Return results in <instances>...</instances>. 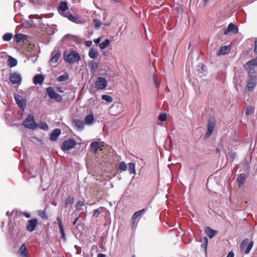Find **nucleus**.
<instances>
[{"mask_svg": "<svg viewBox=\"0 0 257 257\" xmlns=\"http://www.w3.org/2000/svg\"><path fill=\"white\" fill-rule=\"evenodd\" d=\"M248 74L249 75V77H251V75H256L255 74V70L253 67H250L248 70Z\"/></svg>", "mask_w": 257, "mask_h": 257, "instance_id": "49", "label": "nucleus"}, {"mask_svg": "<svg viewBox=\"0 0 257 257\" xmlns=\"http://www.w3.org/2000/svg\"><path fill=\"white\" fill-rule=\"evenodd\" d=\"M38 223V220L36 218L29 220L27 223L26 230L29 232H33L35 230Z\"/></svg>", "mask_w": 257, "mask_h": 257, "instance_id": "11", "label": "nucleus"}, {"mask_svg": "<svg viewBox=\"0 0 257 257\" xmlns=\"http://www.w3.org/2000/svg\"><path fill=\"white\" fill-rule=\"evenodd\" d=\"M39 127L43 130L47 131L49 129V127L47 124L44 122H41L39 124Z\"/></svg>", "mask_w": 257, "mask_h": 257, "instance_id": "41", "label": "nucleus"}, {"mask_svg": "<svg viewBox=\"0 0 257 257\" xmlns=\"http://www.w3.org/2000/svg\"><path fill=\"white\" fill-rule=\"evenodd\" d=\"M246 65L248 66V67H251L257 65V58L248 61L246 63Z\"/></svg>", "mask_w": 257, "mask_h": 257, "instance_id": "36", "label": "nucleus"}, {"mask_svg": "<svg viewBox=\"0 0 257 257\" xmlns=\"http://www.w3.org/2000/svg\"><path fill=\"white\" fill-rule=\"evenodd\" d=\"M229 51L228 48L227 46H223L221 47L219 50V54H226Z\"/></svg>", "mask_w": 257, "mask_h": 257, "instance_id": "37", "label": "nucleus"}, {"mask_svg": "<svg viewBox=\"0 0 257 257\" xmlns=\"http://www.w3.org/2000/svg\"><path fill=\"white\" fill-rule=\"evenodd\" d=\"M238 29L236 25L231 23L224 30V34L226 35H230L232 34H236L238 33Z\"/></svg>", "mask_w": 257, "mask_h": 257, "instance_id": "9", "label": "nucleus"}, {"mask_svg": "<svg viewBox=\"0 0 257 257\" xmlns=\"http://www.w3.org/2000/svg\"><path fill=\"white\" fill-rule=\"evenodd\" d=\"M12 37L13 34L12 33H7L3 36V39L5 41H9L12 38Z\"/></svg>", "mask_w": 257, "mask_h": 257, "instance_id": "39", "label": "nucleus"}, {"mask_svg": "<svg viewBox=\"0 0 257 257\" xmlns=\"http://www.w3.org/2000/svg\"><path fill=\"white\" fill-rule=\"evenodd\" d=\"M216 151H217V152L218 153V152H220V150H219V149L218 148H216Z\"/></svg>", "mask_w": 257, "mask_h": 257, "instance_id": "62", "label": "nucleus"}, {"mask_svg": "<svg viewBox=\"0 0 257 257\" xmlns=\"http://www.w3.org/2000/svg\"><path fill=\"white\" fill-rule=\"evenodd\" d=\"M44 78L41 74L35 75L33 78V82L35 84H41L43 83Z\"/></svg>", "mask_w": 257, "mask_h": 257, "instance_id": "20", "label": "nucleus"}, {"mask_svg": "<svg viewBox=\"0 0 257 257\" xmlns=\"http://www.w3.org/2000/svg\"><path fill=\"white\" fill-rule=\"evenodd\" d=\"M23 214L27 218H30L31 217V214L30 213L25 212L23 213Z\"/></svg>", "mask_w": 257, "mask_h": 257, "instance_id": "55", "label": "nucleus"}, {"mask_svg": "<svg viewBox=\"0 0 257 257\" xmlns=\"http://www.w3.org/2000/svg\"><path fill=\"white\" fill-rule=\"evenodd\" d=\"M17 64V60L12 57H10L9 60H8V65L11 67H13L16 66Z\"/></svg>", "mask_w": 257, "mask_h": 257, "instance_id": "29", "label": "nucleus"}, {"mask_svg": "<svg viewBox=\"0 0 257 257\" xmlns=\"http://www.w3.org/2000/svg\"><path fill=\"white\" fill-rule=\"evenodd\" d=\"M123 111V105L119 102L113 103L109 108V112L111 115H117Z\"/></svg>", "mask_w": 257, "mask_h": 257, "instance_id": "2", "label": "nucleus"}, {"mask_svg": "<svg viewBox=\"0 0 257 257\" xmlns=\"http://www.w3.org/2000/svg\"><path fill=\"white\" fill-rule=\"evenodd\" d=\"M14 98L15 101L21 108L24 109L25 107L26 106V103L25 100H24L23 97L19 94H15L14 95Z\"/></svg>", "mask_w": 257, "mask_h": 257, "instance_id": "14", "label": "nucleus"}, {"mask_svg": "<svg viewBox=\"0 0 257 257\" xmlns=\"http://www.w3.org/2000/svg\"><path fill=\"white\" fill-rule=\"evenodd\" d=\"M253 112V109L252 107H247L245 111V113L246 115H249L251 114Z\"/></svg>", "mask_w": 257, "mask_h": 257, "instance_id": "47", "label": "nucleus"}, {"mask_svg": "<svg viewBox=\"0 0 257 257\" xmlns=\"http://www.w3.org/2000/svg\"><path fill=\"white\" fill-rule=\"evenodd\" d=\"M254 52L257 54V39L254 40Z\"/></svg>", "mask_w": 257, "mask_h": 257, "instance_id": "52", "label": "nucleus"}, {"mask_svg": "<svg viewBox=\"0 0 257 257\" xmlns=\"http://www.w3.org/2000/svg\"><path fill=\"white\" fill-rule=\"evenodd\" d=\"M79 219V217H77L74 222H73V225H75L76 223V222L77 221L78 219Z\"/></svg>", "mask_w": 257, "mask_h": 257, "instance_id": "58", "label": "nucleus"}, {"mask_svg": "<svg viewBox=\"0 0 257 257\" xmlns=\"http://www.w3.org/2000/svg\"><path fill=\"white\" fill-rule=\"evenodd\" d=\"M93 25L96 29H99L102 25V22L97 19L93 20Z\"/></svg>", "mask_w": 257, "mask_h": 257, "instance_id": "33", "label": "nucleus"}, {"mask_svg": "<svg viewBox=\"0 0 257 257\" xmlns=\"http://www.w3.org/2000/svg\"><path fill=\"white\" fill-rule=\"evenodd\" d=\"M10 214V211H8L7 212H6V215L7 216H9Z\"/></svg>", "mask_w": 257, "mask_h": 257, "instance_id": "60", "label": "nucleus"}, {"mask_svg": "<svg viewBox=\"0 0 257 257\" xmlns=\"http://www.w3.org/2000/svg\"><path fill=\"white\" fill-rule=\"evenodd\" d=\"M167 114L166 113H161L159 116V119L161 121H164L166 120Z\"/></svg>", "mask_w": 257, "mask_h": 257, "instance_id": "46", "label": "nucleus"}, {"mask_svg": "<svg viewBox=\"0 0 257 257\" xmlns=\"http://www.w3.org/2000/svg\"><path fill=\"white\" fill-rule=\"evenodd\" d=\"M57 221L58 222L59 227L63 226V223H62V219H61V218L60 217H58L57 218Z\"/></svg>", "mask_w": 257, "mask_h": 257, "instance_id": "51", "label": "nucleus"}, {"mask_svg": "<svg viewBox=\"0 0 257 257\" xmlns=\"http://www.w3.org/2000/svg\"><path fill=\"white\" fill-rule=\"evenodd\" d=\"M47 93L51 98L55 99L56 101L61 102L62 100L61 96L56 93L54 89L52 87L47 88Z\"/></svg>", "mask_w": 257, "mask_h": 257, "instance_id": "7", "label": "nucleus"}, {"mask_svg": "<svg viewBox=\"0 0 257 257\" xmlns=\"http://www.w3.org/2000/svg\"><path fill=\"white\" fill-rule=\"evenodd\" d=\"M60 56V53L59 52L56 53L51 58L50 61L53 63H56L59 60Z\"/></svg>", "mask_w": 257, "mask_h": 257, "instance_id": "28", "label": "nucleus"}, {"mask_svg": "<svg viewBox=\"0 0 257 257\" xmlns=\"http://www.w3.org/2000/svg\"><path fill=\"white\" fill-rule=\"evenodd\" d=\"M100 40H101L100 37H99L96 39H94L93 41L95 44H98L99 43Z\"/></svg>", "mask_w": 257, "mask_h": 257, "instance_id": "54", "label": "nucleus"}, {"mask_svg": "<svg viewBox=\"0 0 257 257\" xmlns=\"http://www.w3.org/2000/svg\"><path fill=\"white\" fill-rule=\"evenodd\" d=\"M61 134V130L59 128H56L51 133L50 137V140L51 141H55L57 140L58 137Z\"/></svg>", "mask_w": 257, "mask_h": 257, "instance_id": "17", "label": "nucleus"}, {"mask_svg": "<svg viewBox=\"0 0 257 257\" xmlns=\"http://www.w3.org/2000/svg\"><path fill=\"white\" fill-rule=\"evenodd\" d=\"M209 0H204V3L205 4L208 2L209 1Z\"/></svg>", "mask_w": 257, "mask_h": 257, "instance_id": "63", "label": "nucleus"}, {"mask_svg": "<svg viewBox=\"0 0 257 257\" xmlns=\"http://www.w3.org/2000/svg\"><path fill=\"white\" fill-rule=\"evenodd\" d=\"M235 87L237 91H238L239 87H238L237 85H236V86H235Z\"/></svg>", "mask_w": 257, "mask_h": 257, "instance_id": "61", "label": "nucleus"}, {"mask_svg": "<svg viewBox=\"0 0 257 257\" xmlns=\"http://www.w3.org/2000/svg\"><path fill=\"white\" fill-rule=\"evenodd\" d=\"M73 125L77 128V130L81 131L84 126V122L83 120L78 119H73L72 121Z\"/></svg>", "mask_w": 257, "mask_h": 257, "instance_id": "15", "label": "nucleus"}, {"mask_svg": "<svg viewBox=\"0 0 257 257\" xmlns=\"http://www.w3.org/2000/svg\"><path fill=\"white\" fill-rule=\"evenodd\" d=\"M9 79L13 84H20L22 81L21 75L17 72L11 73Z\"/></svg>", "mask_w": 257, "mask_h": 257, "instance_id": "10", "label": "nucleus"}, {"mask_svg": "<svg viewBox=\"0 0 257 257\" xmlns=\"http://www.w3.org/2000/svg\"><path fill=\"white\" fill-rule=\"evenodd\" d=\"M17 255L19 257H29V253L25 243H23L18 249Z\"/></svg>", "mask_w": 257, "mask_h": 257, "instance_id": "13", "label": "nucleus"}, {"mask_svg": "<svg viewBox=\"0 0 257 257\" xmlns=\"http://www.w3.org/2000/svg\"><path fill=\"white\" fill-rule=\"evenodd\" d=\"M110 44V41L109 39H105L104 41L100 43L99 46L102 50L105 49Z\"/></svg>", "mask_w": 257, "mask_h": 257, "instance_id": "26", "label": "nucleus"}, {"mask_svg": "<svg viewBox=\"0 0 257 257\" xmlns=\"http://www.w3.org/2000/svg\"><path fill=\"white\" fill-rule=\"evenodd\" d=\"M217 233V231L212 229L211 228L208 227L206 229V233L208 237L210 238H212L214 237Z\"/></svg>", "mask_w": 257, "mask_h": 257, "instance_id": "23", "label": "nucleus"}, {"mask_svg": "<svg viewBox=\"0 0 257 257\" xmlns=\"http://www.w3.org/2000/svg\"><path fill=\"white\" fill-rule=\"evenodd\" d=\"M103 209V207H99L98 209H94L93 211V216L96 218L98 217L99 214L102 212Z\"/></svg>", "mask_w": 257, "mask_h": 257, "instance_id": "34", "label": "nucleus"}, {"mask_svg": "<svg viewBox=\"0 0 257 257\" xmlns=\"http://www.w3.org/2000/svg\"><path fill=\"white\" fill-rule=\"evenodd\" d=\"M25 37V36L22 34H17L15 35V39L17 43L20 42L23 39H24Z\"/></svg>", "mask_w": 257, "mask_h": 257, "instance_id": "31", "label": "nucleus"}, {"mask_svg": "<svg viewBox=\"0 0 257 257\" xmlns=\"http://www.w3.org/2000/svg\"><path fill=\"white\" fill-rule=\"evenodd\" d=\"M74 198L73 197L69 196L64 201L65 206L66 207L68 205H72L74 202Z\"/></svg>", "mask_w": 257, "mask_h": 257, "instance_id": "24", "label": "nucleus"}, {"mask_svg": "<svg viewBox=\"0 0 257 257\" xmlns=\"http://www.w3.org/2000/svg\"><path fill=\"white\" fill-rule=\"evenodd\" d=\"M97 257H105V255L102 253H99L97 255Z\"/></svg>", "mask_w": 257, "mask_h": 257, "instance_id": "59", "label": "nucleus"}, {"mask_svg": "<svg viewBox=\"0 0 257 257\" xmlns=\"http://www.w3.org/2000/svg\"><path fill=\"white\" fill-rule=\"evenodd\" d=\"M98 55V53L96 50L93 48L90 49L88 52V56L92 59H95Z\"/></svg>", "mask_w": 257, "mask_h": 257, "instance_id": "22", "label": "nucleus"}, {"mask_svg": "<svg viewBox=\"0 0 257 257\" xmlns=\"http://www.w3.org/2000/svg\"><path fill=\"white\" fill-rule=\"evenodd\" d=\"M153 79H154V84H155V87L156 88H158V83H157L156 82V80L155 79V76L153 77Z\"/></svg>", "mask_w": 257, "mask_h": 257, "instance_id": "57", "label": "nucleus"}, {"mask_svg": "<svg viewBox=\"0 0 257 257\" xmlns=\"http://www.w3.org/2000/svg\"><path fill=\"white\" fill-rule=\"evenodd\" d=\"M65 16L67 17L69 20L72 22H74L77 24H79L80 23V20L78 17L73 16L71 13H70L69 12L66 13V14H65Z\"/></svg>", "mask_w": 257, "mask_h": 257, "instance_id": "18", "label": "nucleus"}, {"mask_svg": "<svg viewBox=\"0 0 257 257\" xmlns=\"http://www.w3.org/2000/svg\"><path fill=\"white\" fill-rule=\"evenodd\" d=\"M68 9L67 3L66 2H62L59 4L58 10L61 14H65V12Z\"/></svg>", "mask_w": 257, "mask_h": 257, "instance_id": "19", "label": "nucleus"}, {"mask_svg": "<svg viewBox=\"0 0 257 257\" xmlns=\"http://www.w3.org/2000/svg\"><path fill=\"white\" fill-rule=\"evenodd\" d=\"M23 124L27 128L34 129L36 127L34 116L32 114H29L24 121Z\"/></svg>", "mask_w": 257, "mask_h": 257, "instance_id": "5", "label": "nucleus"}, {"mask_svg": "<svg viewBox=\"0 0 257 257\" xmlns=\"http://www.w3.org/2000/svg\"><path fill=\"white\" fill-rule=\"evenodd\" d=\"M76 145V142L73 139H70L64 141L63 142L61 149L64 151H68L75 147Z\"/></svg>", "mask_w": 257, "mask_h": 257, "instance_id": "6", "label": "nucleus"}, {"mask_svg": "<svg viewBox=\"0 0 257 257\" xmlns=\"http://www.w3.org/2000/svg\"><path fill=\"white\" fill-rule=\"evenodd\" d=\"M98 67V64L95 62H92L91 65V69L92 71H95Z\"/></svg>", "mask_w": 257, "mask_h": 257, "instance_id": "48", "label": "nucleus"}, {"mask_svg": "<svg viewBox=\"0 0 257 257\" xmlns=\"http://www.w3.org/2000/svg\"><path fill=\"white\" fill-rule=\"evenodd\" d=\"M119 169L122 171H125L127 169V166L124 162H121L119 163Z\"/></svg>", "mask_w": 257, "mask_h": 257, "instance_id": "42", "label": "nucleus"}, {"mask_svg": "<svg viewBox=\"0 0 257 257\" xmlns=\"http://www.w3.org/2000/svg\"><path fill=\"white\" fill-rule=\"evenodd\" d=\"M63 55L64 61L69 64L78 62L81 59L79 54L75 50H71L68 54L64 52Z\"/></svg>", "mask_w": 257, "mask_h": 257, "instance_id": "1", "label": "nucleus"}, {"mask_svg": "<svg viewBox=\"0 0 257 257\" xmlns=\"http://www.w3.org/2000/svg\"><path fill=\"white\" fill-rule=\"evenodd\" d=\"M107 84V81L104 78L99 77L95 82V87L98 90H102L106 87Z\"/></svg>", "mask_w": 257, "mask_h": 257, "instance_id": "12", "label": "nucleus"}, {"mask_svg": "<svg viewBox=\"0 0 257 257\" xmlns=\"http://www.w3.org/2000/svg\"><path fill=\"white\" fill-rule=\"evenodd\" d=\"M256 75H251V77H249V79L247 81V85L245 88V91H251L253 87L256 85Z\"/></svg>", "mask_w": 257, "mask_h": 257, "instance_id": "8", "label": "nucleus"}, {"mask_svg": "<svg viewBox=\"0 0 257 257\" xmlns=\"http://www.w3.org/2000/svg\"><path fill=\"white\" fill-rule=\"evenodd\" d=\"M246 179V175L244 173L241 174L240 176L237 178V181L238 182V187H241L244 183Z\"/></svg>", "mask_w": 257, "mask_h": 257, "instance_id": "21", "label": "nucleus"}, {"mask_svg": "<svg viewBox=\"0 0 257 257\" xmlns=\"http://www.w3.org/2000/svg\"><path fill=\"white\" fill-rule=\"evenodd\" d=\"M85 45L87 47H90L92 45V42L90 41H85Z\"/></svg>", "mask_w": 257, "mask_h": 257, "instance_id": "53", "label": "nucleus"}, {"mask_svg": "<svg viewBox=\"0 0 257 257\" xmlns=\"http://www.w3.org/2000/svg\"><path fill=\"white\" fill-rule=\"evenodd\" d=\"M235 157V154L234 152H230L227 155V157L231 160H233Z\"/></svg>", "mask_w": 257, "mask_h": 257, "instance_id": "50", "label": "nucleus"}, {"mask_svg": "<svg viewBox=\"0 0 257 257\" xmlns=\"http://www.w3.org/2000/svg\"><path fill=\"white\" fill-rule=\"evenodd\" d=\"M132 257H136V256L135 255H134Z\"/></svg>", "mask_w": 257, "mask_h": 257, "instance_id": "64", "label": "nucleus"}, {"mask_svg": "<svg viewBox=\"0 0 257 257\" xmlns=\"http://www.w3.org/2000/svg\"><path fill=\"white\" fill-rule=\"evenodd\" d=\"M201 242H202V244H201L202 248H204L205 249V251H206L207 244H208L207 238L206 237H203L201 239Z\"/></svg>", "mask_w": 257, "mask_h": 257, "instance_id": "30", "label": "nucleus"}, {"mask_svg": "<svg viewBox=\"0 0 257 257\" xmlns=\"http://www.w3.org/2000/svg\"><path fill=\"white\" fill-rule=\"evenodd\" d=\"M146 211L145 209L136 212L132 216V220L134 221L138 217L141 216Z\"/></svg>", "mask_w": 257, "mask_h": 257, "instance_id": "27", "label": "nucleus"}, {"mask_svg": "<svg viewBox=\"0 0 257 257\" xmlns=\"http://www.w3.org/2000/svg\"><path fill=\"white\" fill-rule=\"evenodd\" d=\"M128 171L131 174H135V164L133 163H130L128 164Z\"/></svg>", "mask_w": 257, "mask_h": 257, "instance_id": "32", "label": "nucleus"}, {"mask_svg": "<svg viewBox=\"0 0 257 257\" xmlns=\"http://www.w3.org/2000/svg\"><path fill=\"white\" fill-rule=\"evenodd\" d=\"M81 248L77 245H75L72 250V252L75 254H79L81 253Z\"/></svg>", "mask_w": 257, "mask_h": 257, "instance_id": "40", "label": "nucleus"}, {"mask_svg": "<svg viewBox=\"0 0 257 257\" xmlns=\"http://www.w3.org/2000/svg\"><path fill=\"white\" fill-rule=\"evenodd\" d=\"M59 229H60V232L61 234L62 238H63V239L64 241H65L66 239V237L65 236V231H64L63 226L59 227Z\"/></svg>", "mask_w": 257, "mask_h": 257, "instance_id": "45", "label": "nucleus"}, {"mask_svg": "<svg viewBox=\"0 0 257 257\" xmlns=\"http://www.w3.org/2000/svg\"><path fill=\"white\" fill-rule=\"evenodd\" d=\"M253 244V241H251L249 243L248 238L244 239L241 243L240 249L242 251H244L245 254H247L250 251Z\"/></svg>", "mask_w": 257, "mask_h": 257, "instance_id": "3", "label": "nucleus"}, {"mask_svg": "<svg viewBox=\"0 0 257 257\" xmlns=\"http://www.w3.org/2000/svg\"><path fill=\"white\" fill-rule=\"evenodd\" d=\"M226 257H234V253L232 251H230Z\"/></svg>", "mask_w": 257, "mask_h": 257, "instance_id": "56", "label": "nucleus"}, {"mask_svg": "<svg viewBox=\"0 0 257 257\" xmlns=\"http://www.w3.org/2000/svg\"><path fill=\"white\" fill-rule=\"evenodd\" d=\"M69 78V75L67 74H63L57 77V80L58 81L62 82L67 80Z\"/></svg>", "mask_w": 257, "mask_h": 257, "instance_id": "35", "label": "nucleus"}, {"mask_svg": "<svg viewBox=\"0 0 257 257\" xmlns=\"http://www.w3.org/2000/svg\"><path fill=\"white\" fill-rule=\"evenodd\" d=\"M215 119L214 117H210L207 122V131L205 135V138L208 139L211 135L214 130Z\"/></svg>", "mask_w": 257, "mask_h": 257, "instance_id": "4", "label": "nucleus"}, {"mask_svg": "<svg viewBox=\"0 0 257 257\" xmlns=\"http://www.w3.org/2000/svg\"><path fill=\"white\" fill-rule=\"evenodd\" d=\"M38 215L43 219H47V216L45 211L44 210H39L38 212Z\"/></svg>", "mask_w": 257, "mask_h": 257, "instance_id": "43", "label": "nucleus"}, {"mask_svg": "<svg viewBox=\"0 0 257 257\" xmlns=\"http://www.w3.org/2000/svg\"><path fill=\"white\" fill-rule=\"evenodd\" d=\"M102 146V145L101 143L97 142H92L90 144L91 151L93 153L96 154L97 153L98 150Z\"/></svg>", "mask_w": 257, "mask_h": 257, "instance_id": "16", "label": "nucleus"}, {"mask_svg": "<svg viewBox=\"0 0 257 257\" xmlns=\"http://www.w3.org/2000/svg\"><path fill=\"white\" fill-rule=\"evenodd\" d=\"M101 98L105 100L106 101L110 103L112 102L113 101V98L111 96L107 95H102L101 96Z\"/></svg>", "mask_w": 257, "mask_h": 257, "instance_id": "38", "label": "nucleus"}, {"mask_svg": "<svg viewBox=\"0 0 257 257\" xmlns=\"http://www.w3.org/2000/svg\"><path fill=\"white\" fill-rule=\"evenodd\" d=\"M94 121L93 114L87 115L85 118V123L87 124H91Z\"/></svg>", "mask_w": 257, "mask_h": 257, "instance_id": "25", "label": "nucleus"}, {"mask_svg": "<svg viewBox=\"0 0 257 257\" xmlns=\"http://www.w3.org/2000/svg\"><path fill=\"white\" fill-rule=\"evenodd\" d=\"M84 205V203L83 201H79L77 202L76 207L77 210H80L81 207Z\"/></svg>", "mask_w": 257, "mask_h": 257, "instance_id": "44", "label": "nucleus"}]
</instances>
